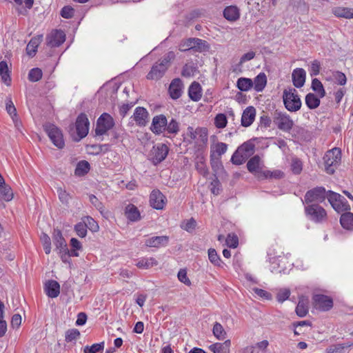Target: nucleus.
<instances>
[{
  "mask_svg": "<svg viewBox=\"0 0 353 353\" xmlns=\"http://www.w3.org/2000/svg\"><path fill=\"white\" fill-rule=\"evenodd\" d=\"M323 162L325 165V171L332 174L335 172V168L339 165L341 160V150L339 148H334L327 150L324 154Z\"/></svg>",
  "mask_w": 353,
  "mask_h": 353,
  "instance_id": "nucleus-1",
  "label": "nucleus"
},
{
  "mask_svg": "<svg viewBox=\"0 0 353 353\" xmlns=\"http://www.w3.org/2000/svg\"><path fill=\"white\" fill-rule=\"evenodd\" d=\"M304 211L306 217L315 223H322L327 219L326 210L318 203L305 205Z\"/></svg>",
  "mask_w": 353,
  "mask_h": 353,
  "instance_id": "nucleus-2",
  "label": "nucleus"
},
{
  "mask_svg": "<svg viewBox=\"0 0 353 353\" xmlns=\"http://www.w3.org/2000/svg\"><path fill=\"white\" fill-rule=\"evenodd\" d=\"M174 53L173 52H170L168 54L167 57H165L160 62L154 63L150 71L147 74V79L150 80L160 79L164 75L166 70L168 69L170 59H174Z\"/></svg>",
  "mask_w": 353,
  "mask_h": 353,
  "instance_id": "nucleus-3",
  "label": "nucleus"
},
{
  "mask_svg": "<svg viewBox=\"0 0 353 353\" xmlns=\"http://www.w3.org/2000/svg\"><path fill=\"white\" fill-rule=\"evenodd\" d=\"M283 101L285 108L290 112H297L301 108L302 103L301 99L294 88L284 90Z\"/></svg>",
  "mask_w": 353,
  "mask_h": 353,
  "instance_id": "nucleus-4",
  "label": "nucleus"
},
{
  "mask_svg": "<svg viewBox=\"0 0 353 353\" xmlns=\"http://www.w3.org/2000/svg\"><path fill=\"white\" fill-rule=\"evenodd\" d=\"M327 196L328 191H326L324 187L317 186L306 192L302 202L305 205L319 204L327 199Z\"/></svg>",
  "mask_w": 353,
  "mask_h": 353,
  "instance_id": "nucleus-5",
  "label": "nucleus"
},
{
  "mask_svg": "<svg viewBox=\"0 0 353 353\" xmlns=\"http://www.w3.org/2000/svg\"><path fill=\"white\" fill-rule=\"evenodd\" d=\"M327 200L334 210L339 213L350 210V205L346 199L340 194L328 190Z\"/></svg>",
  "mask_w": 353,
  "mask_h": 353,
  "instance_id": "nucleus-6",
  "label": "nucleus"
},
{
  "mask_svg": "<svg viewBox=\"0 0 353 353\" xmlns=\"http://www.w3.org/2000/svg\"><path fill=\"white\" fill-rule=\"evenodd\" d=\"M272 118L273 122L280 130L289 132L292 129L294 121L286 112L276 110L273 113Z\"/></svg>",
  "mask_w": 353,
  "mask_h": 353,
  "instance_id": "nucleus-7",
  "label": "nucleus"
},
{
  "mask_svg": "<svg viewBox=\"0 0 353 353\" xmlns=\"http://www.w3.org/2000/svg\"><path fill=\"white\" fill-rule=\"evenodd\" d=\"M43 128L55 146L59 149L64 147L65 143L62 132L55 125L50 123H46L43 125Z\"/></svg>",
  "mask_w": 353,
  "mask_h": 353,
  "instance_id": "nucleus-8",
  "label": "nucleus"
},
{
  "mask_svg": "<svg viewBox=\"0 0 353 353\" xmlns=\"http://www.w3.org/2000/svg\"><path fill=\"white\" fill-rule=\"evenodd\" d=\"M114 125L113 117L108 114L103 113L97 120L95 133L97 135H103Z\"/></svg>",
  "mask_w": 353,
  "mask_h": 353,
  "instance_id": "nucleus-9",
  "label": "nucleus"
},
{
  "mask_svg": "<svg viewBox=\"0 0 353 353\" xmlns=\"http://www.w3.org/2000/svg\"><path fill=\"white\" fill-rule=\"evenodd\" d=\"M314 307L320 311H329L333 307V299L324 294H314L312 296Z\"/></svg>",
  "mask_w": 353,
  "mask_h": 353,
  "instance_id": "nucleus-10",
  "label": "nucleus"
},
{
  "mask_svg": "<svg viewBox=\"0 0 353 353\" xmlns=\"http://www.w3.org/2000/svg\"><path fill=\"white\" fill-rule=\"evenodd\" d=\"M89 125L90 123L86 114L83 113L80 114L75 123L77 133L79 139L87 136L89 130Z\"/></svg>",
  "mask_w": 353,
  "mask_h": 353,
  "instance_id": "nucleus-11",
  "label": "nucleus"
},
{
  "mask_svg": "<svg viewBox=\"0 0 353 353\" xmlns=\"http://www.w3.org/2000/svg\"><path fill=\"white\" fill-rule=\"evenodd\" d=\"M165 196L159 190H154L150 195V204L157 210H161L165 204Z\"/></svg>",
  "mask_w": 353,
  "mask_h": 353,
  "instance_id": "nucleus-12",
  "label": "nucleus"
},
{
  "mask_svg": "<svg viewBox=\"0 0 353 353\" xmlns=\"http://www.w3.org/2000/svg\"><path fill=\"white\" fill-rule=\"evenodd\" d=\"M168 154V148L165 144L158 145L157 147H154L152 152V162L154 164L159 163L163 161Z\"/></svg>",
  "mask_w": 353,
  "mask_h": 353,
  "instance_id": "nucleus-13",
  "label": "nucleus"
},
{
  "mask_svg": "<svg viewBox=\"0 0 353 353\" xmlns=\"http://www.w3.org/2000/svg\"><path fill=\"white\" fill-rule=\"evenodd\" d=\"M167 125V119L163 114L155 116L150 127L151 130L155 134L161 133Z\"/></svg>",
  "mask_w": 353,
  "mask_h": 353,
  "instance_id": "nucleus-14",
  "label": "nucleus"
},
{
  "mask_svg": "<svg viewBox=\"0 0 353 353\" xmlns=\"http://www.w3.org/2000/svg\"><path fill=\"white\" fill-rule=\"evenodd\" d=\"M148 112L143 107H137L134 112L133 119L139 126H145L148 122Z\"/></svg>",
  "mask_w": 353,
  "mask_h": 353,
  "instance_id": "nucleus-15",
  "label": "nucleus"
},
{
  "mask_svg": "<svg viewBox=\"0 0 353 353\" xmlns=\"http://www.w3.org/2000/svg\"><path fill=\"white\" fill-rule=\"evenodd\" d=\"M256 110L253 106H248L243 111L241 116V125L243 127L250 126L254 121Z\"/></svg>",
  "mask_w": 353,
  "mask_h": 353,
  "instance_id": "nucleus-16",
  "label": "nucleus"
},
{
  "mask_svg": "<svg viewBox=\"0 0 353 353\" xmlns=\"http://www.w3.org/2000/svg\"><path fill=\"white\" fill-rule=\"evenodd\" d=\"M306 72L303 68H296L292 74L293 85L300 88L304 85L305 82Z\"/></svg>",
  "mask_w": 353,
  "mask_h": 353,
  "instance_id": "nucleus-17",
  "label": "nucleus"
},
{
  "mask_svg": "<svg viewBox=\"0 0 353 353\" xmlns=\"http://www.w3.org/2000/svg\"><path fill=\"white\" fill-rule=\"evenodd\" d=\"M228 149V145L225 143L218 142L214 145L211 146L210 150V159L212 167H214L212 162L213 159L216 158L217 159L223 154H225Z\"/></svg>",
  "mask_w": 353,
  "mask_h": 353,
  "instance_id": "nucleus-18",
  "label": "nucleus"
},
{
  "mask_svg": "<svg viewBox=\"0 0 353 353\" xmlns=\"http://www.w3.org/2000/svg\"><path fill=\"white\" fill-rule=\"evenodd\" d=\"M44 290L50 298H56L60 294V285L54 280H49L45 283Z\"/></svg>",
  "mask_w": 353,
  "mask_h": 353,
  "instance_id": "nucleus-19",
  "label": "nucleus"
},
{
  "mask_svg": "<svg viewBox=\"0 0 353 353\" xmlns=\"http://www.w3.org/2000/svg\"><path fill=\"white\" fill-rule=\"evenodd\" d=\"M169 241L168 236H157L147 239L145 241V245L150 248H159L161 246H165Z\"/></svg>",
  "mask_w": 353,
  "mask_h": 353,
  "instance_id": "nucleus-20",
  "label": "nucleus"
},
{
  "mask_svg": "<svg viewBox=\"0 0 353 353\" xmlns=\"http://www.w3.org/2000/svg\"><path fill=\"white\" fill-rule=\"evenodd\" d=\"M54 241L57 249L60 250V253H65V254L69 252L67 248V244L60 230H54Z\"/></svg>",
  "mask_w": 353,
  "mask_h": 353,
  "instance_id": "nucleus-21",
  "label": "nucleus"
},
{
  "mask_svg": "<svg viewBox=\"0 0 353 353\" xmlns=\"http://www.w3.org/2000/svg\"><path fill=\"white\" fill-rule=\"evenodd\" d=\"M223 17L229 21H236L240 17V11L236 6H229L223 10Z\"/></svg>",
  "mask_w": 353,
  "mask_h": 353,
  "instance_id": "nucleus-22",
  "label": "nucleus"
},
{
  "mask_svg": "<svg viewBox=\"0 0 353 353\" xmlns=\"http://www.w3.org/2000/svg\"><path fill=\"white\" fill-rule=\"evenodd\" d=\"M188 96L193 101H199L202 97V88L201 85L194 81L188 88Z\"/></svg>",
  "mask_w": 353,
  "mask_h": 353,
  "instance_id": "nucleus-23",
  "label": "nucleus"
},
{
  "mask_svg": "<svg viewBox=\"0 0 353 353\" xmlns=\"http://www.w3.org/2000/svg\"><path fill=\"white\" fill-rule=\"evenodd\" d=\"M230 340L228 339L223 343H215L209 346V350L213 353H230Z\"/></svg>",
  "mask_w": 353,
  "mask_h": 353,
  "instance_id": "nucleus-24",
  "label": "nucleus"
},
{
  "mask_svg": "<svg viewBox=\"0 0 353 353\" xmlns=\"http://www.w3.org/2000/svg\"><path fill=\"white\" fill-rule=\"evenodd\" d=\"M341 226L347 230H353V213L350 211H345L340 217Z\"/></svg>",
  "mask_w": 353,
  "mask_h": 353,
  "instance_id": "nucleus-25",
  "label": "nucleus"
},
{
  "mask_svg": "<svg viewBox=\"0 0 353 353\" xmlns=\"http://www.w3.org/2000/svg\"><path fill=\"white\" fill-rule=\"evenodd\" d=\"M65 40V34L61 30H56L51 33L49 43L52 46H59Z\"/></svg>",
  "mask_w": 353,
  "mask_h": 353,
  "instance_id": "nucleus-26",
  "label": "nucleus"
},
{
  "mask_svg": "<svg viewBox=\"0 0 353 353\" xmlns=\"http://www.w3.org/2000/svg\"><path fill=\"white\" fill-rule=\"evenodd\" d=\"M247 168L250 173L255 174L261 172V158L255 155L250 158L247 163Z\"/></svg>",
  "mask_w": 353,
  "mask_h": 353,
  "instance_id": "nucleus-27",
  "label": "nucleus"
},
{
  "mask_svg": "<svg viewBox=\"0 0 353 353\" xmlns=\"http://www.w3.org/2000/svg\"><path fill=\"white\" fill-rule=\"evenodd\" d=\"M332 11L336 17L347 19H352V8L339 6L333 8Z\"/></svg>",
  "mask_w": 353,
  "mask_h": 353,
  "instance_id": "nucleus-28",
  "label": "nucleus"
},
{
  "mask_svg": "<svg viewBox=\"0 0 353 353\" xmlns=\"http://www.w3.org/2000/svg\"><path fill=\"white\" fill-rule=\"evenodd\" d=\"M267 83V77L265 73H259L254 79L253 87L256 92H261Z\"/></svg>",
  "mask_w": 353,
  "mask_h": 353,
  "instance_id": "nucleus-29",
  "label": "nucleus"
},
{
  "mask_svg": "<svg viewBox=\"0 0 353 353\" xmlns=\"http://www.w3.org/2000/svg\"><path fill=\"white\" fill-rule=\"evenodd\" d=\"M255 139H250L238 147V150L250 157L255 152Z\"/></svg>",
  "mask_w": 353,
  "mask_h": 353,
  "instance_id": "nucleus-30",
  "label": "nucleus"
},
{
  "mask_svg": "<svg viewBox=\"0 0 353 353\" xmlns=\"http://www.w3.org/2000/svg\"><path fill=\"white\" fill-rule=\"evenodd\" d=\"M192 50L202 52L208 50L210 46L208 43L199 38H192Z\"/></svg>",
  "mask_w": 353,
  "mask_h": 353,
  "instance_id": "nucleus-31",
  "label": "nucleus"
},
{
  "mask_svg": "<svg viewBox=\"0 0 353 353\" xmlns=\"http://www.w3.org/2000/svg\"><path fill=\"white\" fill-rule=\"evenodd\" d=\"M125 214L126 217L132 221H138L140 218V213L137 208L132 204H130L126 206Z\"/></svg>",
  "mask_w": 353,
  "mask_h": 353,
  "instance_id": "nucleus-32",
  "label": "nucleus"
},
{
  "mask_svg": "<svg viewBox=\"0 0 353 353\" xmlns=\"http://www.w3.org/2000/svg\"><path fill=\"white\" fill-rule=\"evenodd\" d=\"M296 313L299 317H304L308 313V301L301 298L296 307Z\"/></svg>",
  "mask_w": 353,
  "mask_h": 353,
  "instance_id": "nucleus-33",
  "label": "nucleus"
},
{
  "mask_svg": "<svg viewBox=\"0 0 353 353\" xmlns=\"http://www.w3.org/2000/svg\"><path fill=\"white\" fill-rule=\"evenodd\" d=\"M157 265L158 261L153 257L143 258L136 264V265L141 269H149Z\"/></svg>",
  "mask_w": 353,
  "mask_h": 353,
  "instance_id": "nucleus-34",
  "label": "nucleus"
},
{
  "mask_svg": "<svg viewBox=\"0 0 353 353\" xmlns=\"http://www.w3.org/2000/svg\"><path fill=\"white\" fill-rule=\"evenodd\" d=\"M236 86L241 91L246 92L253 87V81L251 79L241 77L237 80Z\"/></svg>",
  "mask_w": 353,
  "mask_h": 353,
  "instance_id": "nucleus-35",
  "label": "nucleus"
},
{
  "mask_svg": "<svg viewBox=\"0 0 353 353\" xmlns=\"http://www.w3.org/2000/svg\"><path fill=\"white\" fill-rule=\"evenodd\" d=\"M90 169V163L87 161H79L74 170V174L78 176H84Z\"/></svg>",
  "mask_w": 353,
  "mask_h": 353,
  "instance_id": "nucleus-36",
  "label": "nucleus"
},
{
  "mask_svg": "<svg viewBox=\"0 0 353 353\" xmlns=\"http://www.w3.org/2000/svg\"><path fill=\"white\" fill-rule=\"evenodd\" d=\"M248 158L249 157L248 155L236 149L231 157V162L234 165H240L245 163Z\"/></svg>",
  "mask_w": 353,
  "mask_h": 353,
  "instance_id": "nucleus-37",
  "label": "nucleus"
},
{
  "mask_svg": "<svg viewBox=\"0 0 353 353\" xmlns=\"http://www.w3.org/2000/svg\"><path fill=\"white\" fill-rule=\"evenodd\" d=\"M305 104L309 109L313 110L320 105V99L313 93H308L305 96Z\"/></svg>",
  "mask_w": 353,
  "mask_h": 353,
  "instance_id": "nucleus-38",
  "label": "nucleus"
},
{
  "mask_svg": "<svg viewBox=\"0 0 353 353\" xmlns=\"http://www.w3.org/2000/svg\"><path fill=\"white\" fill-rule=\"evenodd\" d=\"M0 74L1 76L3 81L8 85H10L11 79L10 77V71L7 62L2 61L0 62Z\"/></svg>",
  "mask_w": 353,
  "mask_h": 353,
  "instance_id": "nucleus-39",
  "label": "nucleus"
},
{
  "mask_svg": "<svg viewBox=\"0 0 353 353\" xmlns=\"http://www.w3.org/2000/svg\"><path fill=\"white\" fill-rule=\"evenodd\" d=\"M0 198L5 201H10L13 198V193L10 186L6 184L0 186Z\"/></svg>",
  "mask_w": 353,
  "mask_h": 353,
  "instance_id": "nucleus-40",
  "label": "nucleus"
},
{
  "mask_svg": "<svg viewBox=\"0 0 353 353\" xmlns=\"http://www.w3.org/2000/svg\"><path fill=\"white\" fill-rule=\"evenodd\" d=\"M312 89L316 92L319 97L323 98L325 96V90L322 83L316 78H314L312 81Z\"/></svg>",
  "mask_w": 353,
  "mask_h": 353,
  "instance_id": "nucleus-41",
  "label": "nucleus"
},
{
  "mask_svg": "<svg viewBox=\"0 0 353 353\" xmlns=\"http://www.w3.org/2000/svg\"><path fill=\"white\" fill-rule=\"evenodd\" d=\"M208 259L215 266L221 267L222 261L217 254L216 251L214 248H210L208 250Z\"/></svg>",
  "mask_w": 353,
  "mask_h": 353,
  "instance_id": "nucleus-42",
  "label": "nucleus"
},
{
  "mask_svg": "<svg viewBox=\"0 0 353 353\" xmlns=\"http://www.w3.org/2000/svg\"><path fill=\"white\" fill-rule=\"evenodd\" d=\"M196 221L194 218H190L181 221L180 227L189 233H192L196 228Z\"/></svg>",
  "mask_w": 353,
  "mask_h": 353,
  "instance_id": "nucleus-43",
  "label": "nucleus"
},
{
  "mask_svg": "<svg viewBox=\"0 0 353 353\" xmlns=\"http://www.w3.org/2000/svg\"><path fill=\"white\" fill-rule=\"evenodd\" d=\"M197 138L196 143L199 144L206 145L208 143V130L205 128H196Z\"/></svg>",
  "mask_w": 353,
  "mask_h": 353,
  "instance_id": "nucleus-44",
  "label": "nucleus"
},
{
  "mask_svg": "<svg viewBox=\"0 0 353 353\" xmlns=\"http://www.w3.org/2000/svg\"><path fill=\"white\" fill-rule=\"evenodd\" d=\"M212 332L214 336L219 340L225 339L226 332L221 323L216 322L213 326Z\"/></svg>",
  "mask_w": 353,
  "mask_h": 353,
  "instance_id": "nucleus-45",
  "label": "nucleus"
},
{
  "mask_svg": "<svg viewBox=\"0 0 353 353\" xmlns=\"http://www.w3.org/2000/svg\"><path fill=\"white\" fill-rule=\"evenodd\" d=\"M351 346H353V341H352V342L348 341L345 343L336 344L330 347L328 352L329 353H342L345 348H347Z\"/></svg>",
  "mask_w": 353,
  "mask_h": 353,
  "instance_id": "nucleus-46",
  "label": "nucleus"
},
{
  "mask_svg": "<svg viewBox=\"0 0 353 353\" xmlns=\"http://www.w3.org/2000/svg\"><path fill=\"white\" fill-rule=\"evenodd\" d=\"M196 71V68L192 63H186L182 69L181 75L189 78L193 77Z\"/></svg>",
  "mask_w": 353,
  "mask_h": 353,
  "instance_id": "nucleus-47",
  "label": "nucleus"
},
{
  "mask_svg": "<svg viewBox=\"0 0 353 353\" xmlns=\"http://www.w3.org/2000/svg\"><path fill=\"white\" fill-rule=\"evenodd\" d=\"M38 46H39V39H37V38L32 39L26 47L27 54L30 57H33L37 52Z\"/></svg>",
  "mask_w": 353,
  "mask_h": 353,
  "instance_id": "nucleus-48",
  "label": "nucleus"
},
{
  "mask_svg": "<svg viewBox=\"0 0 353 353\" xmlns=\"http://www.w3.org/2000/svg\"><path fill=\"white\" fill-rule=\"evenodd\" d=\"M291 170L294 174H299L303 170V163L299 158H293L291 163Z\"/></svg>",
  "mask_w": 353,
  "mask_h": 353,
  "instance_id": "nucleus-49",
  "label": "nucleus"
},
{
  "mask_svg": "<svg viewBox=\"0 0 353 353\" xmlns=\"http://www.w3.org/2000/svg\"><path fill=\"white\" fill-rule=\"evenodd\" d=\"M42 75L43 73L40 68H32L29 72L28 79L32 82H37L41 79Z\"/></svg>",
  "mask_w": 353,
  "mask_h": 353,
  "instance_id": "nucleus-50",
  "label": "nucleus"
},
{
  "mask_svg": "<svg viewBox=\"0 0 353 353\" xmlns=\"http://www.w3.org/2000/svg\"><path fill=\"white\" fill-rule=\"evenodd\" d=\"M83 222L86 225V228H88L92 232H97L99 230V227L97 223L92 217L85 216Z\"/></svg>",
  "mask_w": 353,
  "mask_h": 353,
  "instance_id": "nucleus-51",
  "label": "nucleus"
},
{
  "mask_svg": "<svg viewBox=\"0 0 353 353\" xmlns=\"http://www.w3.org/2000/svg\"><path fill=\"white\" fill-rule=\"evenodd\" d=\"M104 343H94L91 346H85L84 347V353H97L103 350Z\"/></svg>",
  "mask_w": 353,
  "mask_h": 353,
  "instance_id": "nucleus-52",
  "label": "nucleus"
},
{
  "mask_svg": "<svg viewBox=\"0 0 353 353\" xmlns=\"http://www.w3.org/2000/svg\"><path fill=\"white\" fill-rule=\"evenodd\" d=\"M41 241L46 254H49L51 252V240L46 234H43L41 236Z\"/></svg>",
  "mask_w": 353,
  "mask_h": 353,
  "instance_id": "nucleus-53",
  "label": "nucleus"
},
{
  "mask_svg": "<svg viewBox=\"0 0 353 353\" xmlns=\"http://www.w3.org/2000/svg\"><path fill=\"white\" fill-rule=\"evenodd\" d=\"M228 123L227 117L224 114H218L214 119V124L217 128H223Z\"/></svg>",
  "mask_w": 353,
  "mask_h": 353,
  "instance_id": "nucleus-54",
  "label": "nucleus"
},
{
  "mask_svg": "<svg viewBox=\"0 0 353 353\" xmlns=\"http://www.w3.org/2000/svg\"><path fill=\"white\" fill-rule=\"evenodd\" d=\"M80 336V332L77 329L68 330L65 332V341L72 342Z\"/></svg>",
  "mask_w": 353,
  "mask_h": 353,
  "instance_id": "nucleus-55",
  "label": "nucleus"
},
{
  "mask_svg": "<svg viewBox=\"0 0 353 353\" xmlns=\"http://www.w3.org/2000/svg\"><path fill=\"white\" fill-rule=\"evenodd\" d=\"M196 170L201 174L203 177H207L209 174V171L207 165L205 162L203 161H198L195 165Z\"/></svg>",
  "mask_w": 353,
  "mask_h": 353,
  "instance_id": "nucleus-56",
  "label": "nucleus"
},
{
  "mask_svg": "<svg viewBox=\"0 0 353 353\" xmlns=\"http://www.w3.org/2000/svg\"><path fill=\"white\" fill-rule=\"evenodd\" d=\"M320 69H321L320 61L316 59L314 60L311 63V65H310L309 71H310V76L311 77L317 76L320 72Z\"/></svg>",
  "mask_w": 353,
  "mask_h": 353,
  "instance_id": "nucleus-57",
  "label": "nucleus"
},
{
  "mask_svg": "<svg viewBox=\"0 0 353 353\" xmlns=\"http://www.w3.org/2000/svg\"><path fill=\"white\" fill-rule=\"evenodd\" d=\"M225 242L228 247L236 248L239 245V238L234 234H228Z\"/></svg>",
  "mask_w": 353,
  "mask_h": 353,
  "instance_id": "nucleus-58",
  "label": "nucleus"
},
{
  "mask_svg": "<svg viewBox=\"0 0 353 353\" xmlns=\"http://www.w3.org/2000/svg\"><path fill=\"white\" fill-rule=\"evenodd\" d=\"M74 231L79 237L83 238L87 234L86 225L83 222H79L74 225Z\"/></svg>",
  "mask_w": 353,
  "mask_h": 353,
  "instance_id": "nucleus-59",
  "label": "nucleus"
},
{
  "mask_svg": "<svg viewBox=\"0 0 353 353\" xmlns=\"http://www.w3.org/2000/svg\"><path fill=\"white\" fill-rule=\"evenodd\" d=\"M178 280L187 286H190L192 284L190 279L187 276L186 269H181L178 272Z\"/></svg>",
  "mask_w": 353,
  "mask_h": 353,
  "instance_id": "nucleus-60",
  "label": "nucleus"
},
{
  "mask_svg": "<svg viewBox=\"0 0 353 353\" xmlns=\"http://www.w3.org/2000/svg\"><path fill=\"white\" fill-rule=\"evenodd\" d=\"M192 38H188L181 41L179 46V50L181 51H188L192 50Z\"/></svg>",
  "mask_w": 353,
  "mask_h": 353,
  "instance_id": "nucleus-61",
  "label": "nucleus"
},
{
  "mask_svg": "<svg viewBox=\"0 0 353 353\" xmlns=\"http://www.w3.org/2000/svg\"><path fill=\"white\" fill-rule=\"evenodd\" d=\"M6 109L7 112L11 116L12 118V117L17 115V110L10 97L7 98L6 100Z\"/></svg>",
  "mask_w": 353,
  "mask_h": 353,
  "instance_id": "nucleus-62",
  "label": "nucleus"
},
{
  "mask_svg": "<svg viewBox=\"0 0 353 353\" xmlns=\"http://www.w3.org/2000/svg\"><path fill=\"white\" fill-rule=\"evenodd\" d=\"M89 200L91 203L102 214L104 210V206L98 198L94 194H90L89 196Z\"/></svg>",
  "mask_w": 353,
  "mask_h": 353,
  "instance_id": "nucleus-63",
  "label": "nucleus"
},
{
  "mask_svg": "<svg viewBox=\"0 0 353 353\" xmlns=\"http://www.w3.org/2000/svg\"><path fill=\"white\" fill-rule=\"evenodd\" d=\"M252 290L257 296H259V297H261L263 299L271 300L272 298L271 293H270L264 290H262V289H260L258 288H252Z\"/></svg>",
  "mask_w": 353,
  "mask_h": 353,
  "instance_id": "nucleus-64",
  "label": "nucleus"
}]
</instances>
